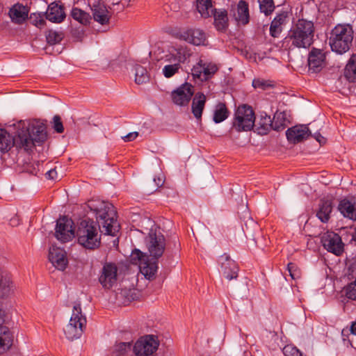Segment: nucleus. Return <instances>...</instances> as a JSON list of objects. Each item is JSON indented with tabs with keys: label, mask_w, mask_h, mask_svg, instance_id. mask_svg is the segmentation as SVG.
Here are the masks:
<instances>
[{
	"label": "nucleus",
	"mask_w": 356,
	"mask_h": 356,
	"mask_svg": "<svg viewBox=\"0 0 356 356\" xmlns=\"http://www.w3.org/2000/svg\"><path fill=\"white\" fill-rule=\"evenodd\" d=\"M282 352L285 356H302V353L295 346L288 344L283 348Z\"/></svg>",
	"instance_id": "obj_46"
},
{
	"label": "nucleus",
	"mask_w": 356,
	"mask_h": 356,
	"mask_svg": "<svg viewBox=\"0 0 356 356\" xmlns=\"http://www.w3.org/2000/svg\"><path fill=\"white\" fill-rule=\"evenodd\" d=\"M146 245L149 254L155 259L160 258L165 249V239L164 236L159 231L151 229L145 238Z\"/></svg>",
	"instance_id": "obj_9"
},
{
	"label": "nucleus",
	"mask_w": 356,
	"mask_h": 356,
	"mask_svg": "<svg viewBox=\"0 0 356 356\" xmlns=\"http://www.w3.org/2000/svg\"><path fill=\"white\" fill-rule=\"evenodd\" d=\"M13 282L10 277L0 272V295L1 296H8L13 291Z\"/></svg>",
	"instance_id": "obj_33"
},
{
	"label": "nucleus",
	"mask_w": 356,
	"mask_h": 356,
	"mask_svg": "<svg viewBox=\"0 0 356 356\" xmlns=\"http://www.w3.org/2000/svg\"><path fill=\"white\" fill-rule=\"evenodd\" d=\"M338 209L341 213L347 218L356 220V204L347 200L340 201Z\"/></svg>",
	"instance_id": "obj_26"
},
{
	"label": "nucleus",
	"mask_w": 356,
	"mask_h": 356,
	"mask_svg": "<svg viewBox=\"0 0 356 356\" xmlns=\"http://www.w3.org/2000/svg\"><path fill=\"white\" fill-rule=\"evenodd\" d=\"M177 38L196 46L206 45L207 40L205 33L200 29H188L179 31Z\"/></svg>",
	"instance_id": "obj_12"
},
{
	"label": "nucleus",
	"mask_w": 356,
	"mask_h": 356,
	"mask_svg": "<svg viewBox=\"0 0 356 356\" xmlns=\"http://www.w3.org/2000/svg\"><path fill=\"white\" fill-rule=\"evenodd\" d=\"M213 16L214 26L218 31H224L228 27L227 12L225 9H214L211 16Z\"/></svg>",
	"instance_id": "obj_24"
},
{
	"label": "nucleus",
	"mask_w": 356,
	"mask_h": 356,
	"mask_svg": "<svg viewBox=\"0 0 356 356\" xmlns=\"http://www.w3.org/2000/svg\"><path fill=\"white\" fill-rule=\"evenodd\" d=\"M88 4L92 11L95 22L102 25L108 24L110 19L108 11L102 0H88Z\"/></svg>",
	"instance_id": "obj_15"
},
{
	"label": "nucleus",
	"mask_w": 356,
	"mask_h": 356,
	"mask_svg": "<svg viewBox=\"0 0 356 356\" xmlns=\"http://www.w3.org/2000/svg\"><path fill=\"white\" fill-rule=\"evenodd\" d=\"M206 99V96L202 92L196 93L193 99L191 106L192 113L194 117L197 120L202 118Z\"/></svg>",
	"instance_id": "obj_25"
},
{
	"label": "nucleus",
	"mask_w": 356,
	"mask_h": 356,
	"mask_svg": "<svg viewBox=\"0 0 356 356\" xmlns=\"http://www.w3.org/2000/svg\"><path fill=\"white\" fill-rule=\"evenodd\" d=\"M31 20L33 25L39 29H42L46 24V21L40 15L34 14L33 16H31Z\"/></svg>",
	"instance_id": "obj_49"
},
{
	"label": "nucleus",
	"mask_w": 356,
	"mask_h": 356,
	"mask_svg": "<svg viewBox=\"0 0 356 356\" xmlns=\"http://www.w3.org/2000/svg\"><path fill=\"white\" fill-rule=\"evenodd\" d=\"M284 22V18L282 15L277 16L272 21L270 26V33L271 36L276 38L282 31L281 25Z\"/></svg>",
	"instance_id": "obj_38"
},
{
	"label": "nucleus",
	"mask_w": 356,
	"mask_h": 356,
	"mask_svg": "<svg viewBox=\"0 0 356 356\" xmlns=\"http://www.w3.org/2000/svg\"><path fill=\"white\" fill-rule=\"evenodd\" d=\"M149 76L147 70L141 65L135 67V82L137 84H143L149 81Z\"/></svg>",
	"instance_id": "obj_37"
},
{
	"label": "nucleus",
	"mask_w": 356,
	"mask_h": 356,
	"mask_svg": "<svg viewBox=\"0 0 356 356\" xmlns=\"http://www.w3.org/2000/svg\"><path fill=\"white\" fill-rule=\"evenodd\" d=\"M252 86L254 88H259L261 90H266L269 87L273 86L270 81L265 80L263 79H254L252 81Z\"/></svg>",
	"instance_id": "obj_47"
},
{
	"label": "nucleus",
	"mask_w": 356,
	"mask_h": 356,
	"mask_svg": "<svg viewBox=\"0 0 356 356\" xmlns=\"http://www.w3.org/2000/svg\"><path fill=\"white\" fill-rule=\"evenodd\" d=\"M3 322L2 312L0 309V324ZM13 334L9 328L0 325V353L2 350L9 348L13 343Z\"/></svg>",
	"instance_id": "obj_23"
},
{
	"label": "nucleus",
	"mask_w": 356,
	"mask_h": 356,
	"mask_svg": "<svg viewBox=\"0 0 356 356\" xmlns=\"http://www.w3.org/2000/svg\"><path fill=\"white\" fill-rule=\"evenodd\" d=\"M46 177L49 179L55 180L58 179V173L56 168L51 169L46 172Z\"/></svg>",
	"instance_id": "obj_53"
},
{
	"label": "nucleus",
	"mask_w": 356,
	"mask_h": 356,
	"mask_svg": "<svg viewBox=\"0 0 356 356\" xmlns=\"http://www.w3.org/2000/svg\"><path fill=\"white\" fill-rule=\"evenodd\" d=\"M63 37L64 34L62 31L49 30L46 33L47 42L51 45L59 43Z\"/></svg>",
	"instance_id": "obj_40"
},
{
	"label": "nucleus",
	"mask_w": 356,
	"mask_h": 356,
	"mask_svg": "<svg viewBox=\"0 0 356 356\" xmlns=\"http://www.w3.org/2000/svg\"><path fill=\"white\" fill-rule=\"evenodd\" d=\"M159 345L156 337L146 335L135 343L133 350L136 356H149L157 350Z\"/></svg>",
	"instance_id": "obj_10"
},
{
	"label": "nucleus",
	"mask_w": 356,
	"mask_h": 356,
	"mask_svg": "<svg viewBox=\"0 0 356 356\" xmlns=\"http://www.w3.org/2000/svg\"><path fill=\"white\" fill-rule=\"evenodd\" d=\"M234 16L235 19L243 25L249 22V9L248 3L243 0H241L236 8V13H234Z\"/></svg>",
	"instance_id": "obj_29"
},
{
	"label": "nucleus",
	"mask_w": 356,
	"mask_h": 356,
	"mask_svg": "<svg viewBox=\"0 0 356 356\" xmlns=\"http://www.w3.org/2000/svg\"><path fill=\"white\" fill-rule=\"evenodd\" d=\"M118 268L113 264H106L99 278V282L106 289H110L117 281Z\"/></svg>",
	"instance_id": "obj_18"
},
{
	"label": "nucleus",
	"mask_w": 356,
	"mask_h": 356,
	"mask_svg": "<svg viewBox=\"0 0 356 356\" xmlns=\"http://www.w3.org/2000/svg\"><path fill=\"white\" fill-rule=\"evenodd\" d=\"M228 117V111L224 104H220L214 112L213 121L220 123Z\"/></svg>",
	"instance_id": "obj_39"
},
{
	"label": "nucleus",
	"mask_w": 356,
	"mask_h": 356,
	"mask_svg": "<svg viewBox=\"0 0 356 356\" xmlns=\"http://www.w3.org/2000/svg\"><path fill=\"white\" fill-rule=\"evenodd\" d=\"M55 236L62 243L72 240L74 237L72 220L65 216L60 218L56 222Z\"/></svg>",
	"instance_id": "obj_11"
},
{
	"label": "nucleus",
	"mask_w": 356,
	"mask_h": 356,
	"mask_svg": "<svg viewBox=\"0 0 356 356\" xmlns=\"http://www.w3.org/2000/svg\"><path fill=\"white\" fill-rule=\"evenodd\" d=\"M344 76L350 82L356 81V54L349 59L344 71Z\"/></svg>",
	"instance_id": "obj_32"
},
{
	"label": "nucleus",
	"mask_w": 356,
	"mask_h": 356,
	"mask_svg": "<svg viewBox=\"0 0 356 356\" xmlns=\"http://www.w3.org/2000/svg\"><path fill=\"white\" fill-rule=\"evenodd\" d=\"M353 30L351 25L339 24L331 31L329 44L331 49L339 54L348 51L353 42Z\"/></svg>",
	"instance_id": "obj_4"
},
{
	"label": "nucleus",
	"mask_w": 356,
	"mask_h": 356,
	"mask_svg": "<svg viewBox=\"0 0 356 356\" xmlns=\"http://www.w3.org/2000/svg\"><path fill=\"white\" fill-rule=\"evenodd\" d=\"M193 93V86L188 83H185L172 92V98L175 104L185 106L188 104Z\"/></svg>",
	"instance_id": "obj_16"
},
{
	"label": "nucleus",
	"mask_w": 356,
	"mask_h": 356,
	"mask_svg": "<svg viewBox=\"0 0 356 356\" xmlns=\"http://www.w3.org/2000/svg\"><path fill=\"white\" fill-rule=\"evenodd\" d=\"M53 127L54 130L59 134H61L64 131V127L61 121V118L58 115H55L53 118Z\"/></svg>",
	"instance_id": "obj_51"
},
{
	"label": "nucleus",
	"mask_w": 356,
	"mask_h": 356,
	"mask_svg": "<svg viewBox=\"0 0 356 356\" xmlns=\"http://www.w3.org/2000/svg\"><path fill=\"white\" fill-rule=\"evenodd\" d=\"M332 211V203L331 200H321L318 205L316 216L321 222H327L330 218Z\"/></svg>",
	"instance_id": "obj_28"
},
{
	"label": "nucleus",
	"mask_w": 356,
	"mask_h": 356,
	"mask_svg": "<svg viewBox=\"0 0 356 356\" xmlns=\"http://www.w3.org/2000/svg\"><path fill=\"white\" fill-rule=\"evenodd\" d=\"M9 15L13 22L22 24L28 17V11L24 6L15 4L10 9Z\"/></svg>",
	"instance_id": "obj_27"
},
{
	"label": "nucleus",
	"mask_w": 356,
	"mask_h": 356,
	"mask_svg": "<svg viewBox=\"0 0 356 356\" xmlns=\"http://www.w3.org/2000/svg\"><path fill=\"white\" fill-rule=\"evenodd\" d=\"M86 325V318L82 314L81 305L74 303L70 322L64 330L66 337L71 341L79 338L83 332Z\"/></svg>",
	"instance_id": "obj_6"
},
{
	"label": "nucleus",
	"mask_w": 356,
	"mask_h": 356,
	"mask_svg": "<svg viewBox=\"0 0 356 356\" xmlns=\"http://www.w3.org/2000/svg\"><path fill=\"white\" fill-rule=\"evenodd\" d=\"M154 182L155 183V186L156 187H159L163 185V180L162 178L158 177V178H154Z\"/></svg>",
	"instance_id": "obj_55"
},
{
	"label": "nucleus",
	"mask_w": 356,
	"mask_h": 356,
	"mask_svg": "<svg viewBox=\"0 0 356 356\" xmlns=\"http://www.w3.org/2000/svg\"><path fill=\"white\" fill-rule=\"evenodd\" d=\"M256 127L259 134H267L270 129H273V120L270 118V116L267 115L266 113L264 115L261 114L257 122Z\"/></svg>",
	"instance_id": "obj_30"
},
{
	"label": "nucleus",
	"mask_w": 356,
	"mask_h": 356,
	"mask_svg": "<svg viewBox=\"0 0 356 356\" xmlns=\"http://www.w3.org/2000/svg\"><path fill=\"white\" fill-rule=\"evenodd\" d=\"M181 68L178 63H169L165 65L162 70L163 74L166 78H170L177 74Z\"/></svg>",
	"instance_id": "obj_41"
},
{
	"label": "nucleus",
	"mask_w": 356,
	"mask_h": 356,
	"mask_svg": "<svg viewBox=\"0 0 356 356\" xmlns=\"http://www.w3.org/2000/svg\"><path fill=\"white\" fill-rule=\"evenodd\" d=\"M312 134L307 125L299 124L289 128L286 131V138L291 143H299Z\"/></svg>",
	"instance_id": "obj_17"
},
{
	"label": "nucleus",
	"mask_w": 356,
	"mask_h": 356,
	"mask_svg": "<svg viewBox=\"0 0 356 356\" xmlns=\"http://www.w3.org/2000/svg\"><path fill=\"white\" fill-rule=\"evenodd\" d=\"M71 16L74 20L79 22L83 25H87L91 20V16L90 14L79 8H72L71 11Z\"/></svg>",
	"instance_id": "obj_34"
},
{
	"label": "nucleus",
	"mask_w": 356,
	"mask_h": 356,
	"mask_svg": "<svg viewBox=\"0 0 356 356\" xmlns=\"http://www.w3.org/2000/svg\"><path fill=\"white\" fill-rule=\"evenodd\" d=\"M45 15L48 20L54 23H60L65 18V13L63 7L56 3H51L49 5Z\"/></svg>",
	"instance_id": "obj_22"
},
{
	"label": "nucleus",
	"mask_w": 356,
	"mask_h": 356,
	"mask_svg": "<svg viewBox=\"0 0 356 356\" xmlns=\"http://www.w3.org/2000/svg\"><path fill=\"white\" fill-rule=\"evenodd\" d=\"M46 124L39 120H20L9 126V131L0 129V151L8 152L13 146L31 150L36 143H42L47 138Z\"/></svg>",
	"instance_id": "obj_1"
},
{
	"label": "nucleus",
	"mask_w": 356,
	"mask_h": 356,
	"mask_svg": "<svg viewBox=\"0 0 356 356\" xmlns=\"http://www.w3.org/2000/svg\"><path fill=\"white\" fill-rule=\"evenodd\" d=\"M192 74L193 76L197 77L200 80L203 81V64L202 63V60L193 67Z\"/></svg>",
	"instance_id": "obj_50"
},
{
	"label": "nucleus",
	"mask_w": 356,
	"mask_h": 356,
	"mask_svg": "<svg viewBox=\"0 0 356 356\" xmlns=\"http://www.w3.org/2000/svg\"><path fill=\"white\" fill-rule=\"evenodd\" d=\"M344 291L348 299L356 300V279L345 287Z\"/></svg>",
	"instance_id": "obj_45"
},
{
	"label": "nucleus",
	"mask_w": 356,
	"mask_h": 356,
	"mask_svg": "<svg viewBox=\"0 0 356 356\" xmlns=\"http://www.w3.org/2000/svg\"><path fill=\"white\" fill-rule=\"evenodd\" d=\"M353 238L356 241V229L354 234L353 235Z\"/></svg>",
	"instance_id": "obj_57"
},
{
	"label": "nucleus",
	"mask_w": 356,
	"mask_h": 356,
	"mask_svg": "<svg viewBox=\"0 0 356 356\" xmlns=\"http://www.w3.org/2000/svg\"><path fill=\"white\" fill-rule=\"evenodd\" d=\"M321 243L323 247L328 251L335 255H340L343 251V243L339 234L327 232L323 234Z\"/></svg>",
	"instance_id": "obj_13"
},
{
	"label": "nucleus",
	"mask_w": 356,
	"mask_h": 356,
	"mask_svg": "<svg viewBox=\"0 0 356 356\" xmlns=\"http://www.w3.org/2000/svg\"><path fill=\"white\" fill-rule=\"evenodd\" d=\"M138 136V132L134 131L122 137L124 142H130L134 140Z\"/></svg>",
	"instance_id": "obj_52"
},
{
	"label": "nucleus",
	"mask_w": 356,
	"mask_h": 356,
	"mask_svg": "<svg viewBox=\"0 0 356 356\" xmlns=\"http://www.w3.org/2000/svg\"><path fill=\"white\" fill-rule=\"evenodd\" d=\"M133 259L138 260L140 272L149 280L155 278L158 271V259L151 257L147 254L136 249L132 253Z\"/></svg>",
	"instance_id": "obj_7"
},
{
	"label": "nucleus",
	"mask_w": 356,
	"mask_h": 356,
	"mask_svg": "<svg viewBox=\"0 0 356 356\" xmlns=\"http://www.w3.org/2000/svg\"><path fill=\"white\" fill-rule=\"evenodd\" d=\"M131 348L130 342H120L115 343L111 349L112 356H121L127 353Z\"/></svg>",
	"instance_id": "obj_36"
},
{
	"label": "nucleus",
	"mask_w": 356,
	"mask_h": 356,
	"mask_svg": "<svg viewBox=\"0 0 356 356\" xmlns=\"http://www.w3.org/2000/svg\"><path fill=\"white\" fill-rule=\"evenodd\" d=\"M286 115L284 112H277L274 115L273 120V130L280 131L285 128L286 126Z\"/></svg>",
	"instance_id": "obj_35"
},
{
	"label": "nucleus",
	"mask_w": 356,
	"mask_h": 356,
	"mask_svg": "<svg viewBox=\"0 0 356 356\" xmlns=\"http://www.w3.org/2000/svg\"><path fill=\"white\" fill-rule=\"evenodd\" d=\"M49 259L53 266L60 270H64L68 264L65 250L56 246L49 248Z\"/></svg>",
	"instance_id": "obj_19"
},
{
	"label": "nucleus",
	"mask_w": 356,
	"mask_h": 356,
	"mask_svg": "<svg viewBox=\"0 0 356 356\" xmlns=\"http://www.w3.org/2000/svg\"><path fill=\"white\" fill-rule=\"evenodd\" d=\"M350 330H351L352 334L356 335V322H355L352 324Z\"/></svg>",
	"instance_id": "obj_56"
},
{
	"label": "nucleus",
	"mask_w": 356,
	"mask_h": 356,
	"mask_svg": "<svg viewBox=\"0 0 356 356\" xmlns=\"http://www.w3.org/2000/svg\"><path fill=\"white\" fill-rule=\"evenodd\" d=\"M189 56L186 47L179 44H170L168 47L164 60L169 63H178L181 65Z\"/></svg>",
	"instance_id": "obj_14"
},
{
	"label": "nucleus",
	"mask_w": 356,
	"mask_h": 356,
	"mask_svg": "<svg viewBox=\"0 0 356 356\" xmlns=\"http://www.w3.org/2000/svg\"><path fill=\"white\" fill-rule=\"evenodd\" d=\"M78 243L88 250H94L99 247L101 236L95 222L90 220H83L76 231Z\"/></svg>",
	"instance_id": "obj_5"
},
{
	"label": "nucleus",
	"mask_w": 356,
	"mask_h": 356,
	"mask_svg": "<svg viewBox=\"0 0 356 356\" xmlns=\"http://www.w3.org/2000/svg\"><path fill=\"white\" fill-rule=\"evenodd\" d=\"M325 54L320 49H314L309 54L308 66L309 70L313 73L320 72L324 65Z\"/></svg>",
	"instance_id": "obj_21"
},
{
	"label": "nucleus",
	"mask_w": 356,
	"mask_h": 356,
	"mask_svg": "<svg viewBox=\"0 0 356 356\" xmlns=\"http://www.w3.org/2000/svg\"><path fill=\"white\" fill-rule=\"evenodd\" d=\"M218 70V67L215 64H203V76L202 80H207L211 76L214 74Z\"/></svg>",
	"instance_id": "obj_44"
},
{
	"label": "nucleus",
	"mask_w": 356,
	"mask_h": 356,
	"mask_svg": "<svg viewBox=\"0 0 356 356\" xmlns=\"http://www.w3.org/2000/svg\"><path fill=\"white\" fill-rule=\"evenodd\" d=\"M88 207L95 213L102 233L115 236L118 232L120 225L116 220V212L113 204L104 201L90 200Z\"/></svg>",
	"instance_id": "obj_2"
},
{
	"label": "nucleus",
	"mask_w": 356,
	"mask_h": 356,
	"mask_svg": "<svg viewBox=\"0 0 356 356\" xmlns=\"http://www.w3.org/2000/svg\"><path fill=\"white\" fill-rule=\"evenodd\" d=\"M224 276L229 280L238 277V268L235 261L227 254L221 255L218 259Z\"/></svg>",
	"instance_id": "obj_20"
},
{
	"label": "nucleus",
	"mask_w": 356,
	"mask_h": 356,
	"mask_svg": "<svg viewBox=\"0 0 356 356\" xmlns=\"http://www.w3.org/2000/svg\"><path fill=\"white\" fill-rule=\"evenodd\" d=\"M314 137L315 138V139L319 142L320 143H324L325 142V138L324 137H323L320 133L318 132H316L314 134Z\"/></svg>",
	"instance_id": "obj_54"
},
{
	"label": "nucleus",
	"mask_w": 356,
	"mask_h": 356,
	"mask_svg": "<svg viewBox=\"0 0 356 356\" xmlns=\"http://www.w3.org/2000/svg\"><path fill=\"white\" fill-rule=\"evenodd\" d=\"M314 25L312 21L300 19L289 31L288 38L291 45L298 48H308L313 43Z\"/></svg>",
	"instance_id": "obj_3"
},
{
	"label": "nucleus",
	"mask_w": 356,
	"mask_h": 356,
	"mask_svg": "<svg viewBox=\"0 0 356 356\" xmlns=\"http://www.w3.org/2000/svg\"><path fill=\"white\" fill-rule=\"evenodd\" d=\"M261 12L266 15L270 14L275 8L273 0H259Z\"/></svg>",
	"instance_id": "obj_42"
},
{
	"label": "nucleus",
	"mask_w": 356,
	"mask_h": 356,
	"mask_svg": "<svg viewBox=\"0 0 356 356\" xmlns=\"http://www.w3.org/2000/svg\"><path fill=\"white\" fill-rule=\"evenodd\" d=\"M254 121V113L252 108L242 105L236 111L233 127L238 131H248L253 128Z\"/></svg>",
	"instance_id": "obj_8"
},
{
	"label": "nucleus",
	"mask_w": 356,
	"mask_h": 356,
	"mask_svg": "<svg viewBox=\"0 0 356 356\" xmlns=\"http://www.w3.org/2000/svg\"><path fill=\"white\" fill-rule=\"evenodd\" d=\"M287 270L289 273V275L293 280H296L300 277V270L297 266L293 263H289L287 265Z\"/></svg>",
	"instance_id": "obj_48"
},
{
	"label": "nucleus",
	"mask_w": 356,
	"mask_h": 356,
	"mask_svg": "<svg viewBox=\"0 0 356 356\" xmlns=\"http://www.w3.org/2000/svg\"><path fill=\"white\" fill-rule=\"evenodd\" d=\"M196 8L204 18L211 17L215 9L213 7L211 0H196Z\"/></svg>",
	"instance_id": "obj_31"
},
{
	"label": "nucleus",
	"mask_w": 356,
	"mask_h": 356,
	"mask_svg": "<svg viewBox=\"0 0 356 356\" xmlns=\"http://www.w3.org/2000/svg\"><path fill=\"white\" fill-rule=\"evenodd\" d=\"M118 298H124V304H128L134 300L136 298L135 290L131 289H122L117 295Z\"/></svg>",
	"instance_id": "obj_43"
}]
</instances>
